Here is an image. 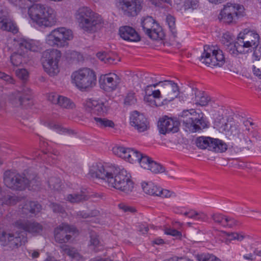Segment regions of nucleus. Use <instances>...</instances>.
<instances>
[{"instance_id":"f257e3e1","label":"nucleus","mask_w":261,"mask_h":261,"mask_svg":"<svg viewBox=\"0 0 261 261\" xmlns=\"http://www.w3.org/2000/svg\"><path fill=\"white\" fill-rule=\"evenodd\" d=\"M88 174L104 181L109 187L126 194H129L133 190L134 182L130 173L120 167L95 163L91 166Z\"/></svg>"},{"instance_id":"f03ea898","label":"nucleus","mask_w":261,"mask_h":261,"mask_svg":"<svg viewBox=\"0 0 261 261\" xmlns=\"http://www.w3.org/2000/svg\"><path fill=\"white\" fill-rule=\"evenodd\" d=\"M28 14L35 25L43 29L54 26L58 21L55 10L41 4H34L30 7Z\"/></svg>"},{"instance_id":"7ed1b4c3","label":"nucleus","mask_w":261,"mask_h":261,"mask_svg":"<svg viewBox=\"0 0 261 261\" xmlns=\"http://www.w3.org/2000/svg\"><path fill=\"white\" fill-rule=\"evenodd\" d=\"M14 42L15 51L10 58L11 62L14 66L26 63L29 51H37L40 48L39 42L34 40L17 38L14 39Z\"/></svg>"},{"instance_id":"20e7f679","label":"nucleus","mask_w":261,"mask_h":261,"mask_svg":"<svg viewBox=\"0 0 261 261\" xmlns=\"http://www.w3.org/2000/svg\"><path fill=\"white\" fill-rule=\"evenodd\" d=\"M179 117L180 121L192 133L206 127V124L203 119V114L197 112L194 109L183 110Z\"/></svg>"},{"instance_id":"39448f33","label":"nucleus","mask_w":261,"mask_h":261,"mask_svg":"<svg viewBox=\"0 0 261 261\" xmlns=\"http://www.w3.org/2000/svg\"><path fill=\"white\" fill-rule=\"evenodd\" d=\"M73 38L72 31L64 27L53 30L46 37V42L50 46L58 48L67 47L69 41Z\"/></svg>"},{"instance_id":"423d86ee","label":"nucleus","mask_w":261,"mask_h":261,"mask_svg":"<svg viewBox=\"0 0 261 261\" xmlns=\"http://www.w3.org/2000/svg\"><path fill=\"white\" fill-rule=\"evenodd\" d=\"M103 21L99 14L87 7H83V31L93 33L99 30Z\"/></svg>"},{"instance_id":"0eeeda50","label":"nucleus","mask_w":261,"mask_h":261,"mask_svg":"<svg viewBox=\"0 0 261 261\" xmlns=\"http://www.w3.org/2000/svg\"><path fill=\"white\" fill-rule=\"evenodd\" d=\"M200 60L208 66L222 67L225 62L223 51L219 49H215L214 46L204 45Z\"/></svg>"},{"instance_id":"6e6552de","label":"nucleus","mask_w":261,"mask_h":261,"mask_svg":"<svg viewBox=\"0 0 261 261\" xmlns=\"http://www.w3.org/2000/svg\"><path fill=\"white\" fill-rule=\"evenodd\" d=\"M61 53L57 49L45 50L43 54V66L45 71L50 76H55L59 72L58 63Z\"/></svg>"},{"instance_id":"1a4fd4ad","label":"nucleus","mask_w":261,"mask_h":261,"mask_svg":"<svg viewBox=\"0 0 261 261\" xmlns=\"http://www.w3.org/2000/svg\"><path fill=\"white\" fill-rule=\"evenodd\" d=\"M243 6L239 4L227 3L219 16V19L227 24L236 23L239 18L243 16Z\"/></svg>"},{"instance_id":"9d476101","label":"nucleus","mask_w":261,"mask_h":261,"mask_svg":"<svg viewBox=\"0 0 261 261\" xmlns=\"http://www.w3.org/2000/svg\"><path fill=\"white\" fill-rule=\"evenodd\" d=\"M4 182L9 188L16 191H22L27 188L29 180L24 176L11 170H7L4 174Z\"/></svg>"},{"instance_id":"9b49d317","label":"nucleus","mask_w":261,"mask_h":261,"mask_svg":"<svg viewBox=\"0 0 261 261\" xmlns=\"http://www.w3.org/2000/svg\"><path fill=\"white\" fill-rule=\"evenodd\" d=\"M143 0H116V6L119 11L125 16L135 17L144 7Z\"/></svg>"},{"instance_id":"f8f14e48","label":"nucleus","mask_w":261,"mask_h":261,"mask_svg":"<svg viewBox=\"0 0 261 261\" xmlns=\"http://www.w3.org/2000/svg\"><path fill=\"white\" fill-rule=\"evenodd\" d=\"M27 242V237L22 232L8 233L0 231V243L11 249L18 248Z\"/></svg>"},{"instance_id":"ddd939ff","label":"nucleus","mask_w":261,"mask_h":261,"mask_svg":"<svg viewBox=\"0 0 261 261\" xmlns=\"http://www.w3.org/2000/svg\"><path fill=\"white\" fill-rule=\"evenodd\" d=\"M144 32L152 40H162L165 35L161 27L152 17L147 16L141 22Z\"/></svg>"},{"instance_id":"4468645a","label":"nucleus","mask_w":261,"mask_h":261,"mask_svg":"<svg viewBox=\"0 0 261 261\" xmlns=\"http://www.w3.org/2000/svg\"><path fill=\"white\" fill-rule=\"evenodd\" d=\"M15 226L33 237L41 235L44 230L42 224L32 220H18L15 222Z\"/></svg>"},{"instance_id":"2eb2a0df","label":"nucleus","mask_w":261,"mask_h":261,"mask_svg":"<svg viewBox=\"0 0 261 261\" xmlns=\"http://www.w3.org/2000/svg\"><path fill=\"white\" fill-rule=\"evenodd\" d=\"M120 81L119 76L114 73L102 74L99 79L100 87L107 92L115 90L119 86Z\"/></svg>"},{"instance_id":"dca6fc26","label":"nucleus","mask_w":261,"mask_h":261,"mask_svg":"<svg viewBox=\"0 0 261 261\" xmlns=\"http://www.w3.org/2000/svg\"><path fill=\"white\" fill-rule=\"evenodd\" d=\"M76 229L67 223H62L54 230V237L56 241L59 243L68 242L72 238L68 233L75 232Z\"/></svg>"},{"instance_id":"f3484780","label":"nucleus","mask_w":261,"mask_h":261,"mask_svg":"<svg viewBox=\"0 0 261 261\" xmlns=\"http://www.w3.org/2000/svg\"><path fill=\"white\" fill-rule=\"evenodd\" d=\"M31 91L28 87H24L21 91L12 93L9 98L11 103L15 107L24 106L31 99Z\"/></svg>"},{"instance_id":"a211bd4d","label":"nucleus","mask_w":261,"mask_h":261,"mask_svg":"<svg viewBox=\"0 0 261 261\" xmlns=\"http://www.w3.org/2000/svg\"><path fill=\"white\" fill-rule=\"evenodd\" d=\"M180 122L177 120L165 116L161 119L158 122V127L161 134L175 133L178 131Z\"/></svg>"},{"instance_id":"6ab92c4d","label":"nucleus","mask_w":261,"mask_h":261,"mask_svg":"<svg viewBox=\"0 0 261 261\" xmlns=\"http://www.w3.org/2000/svg\"><path fill=\"white\" fill-rule=\"evenodd\" d=\"M162 84V91L165 97L164 100L171 101L179 94L177 84L172 81L166 80L160 82Z\"/></svg>"},{"instance_id":"aec40b11","label":"nucleus","mask_w":261,"mask_h":261,"mask_svg":"<svg viewBox=\"0 0 261 261\" xmlns=\"http://www.w3.org/2000/svg\"><path fill=\"white\" fill-rule=\"evenodd\" d=\"M96 85L95 71L90 68H83V92L90 91Z\"/></svg>"},{"instance_id":"412c9836","label":"nucleus","mask_w":261,"mask_h":261,"mask_svg":"<svg viewBox=\"0 0 261 261\" xmlns=\"http://www.w3.org/2000/svg\"><path fill=\"white\" fill-rule=\"evenodd\" d=\"M130 123L139 132L146 130L148 127V122L145 117L138 111L133 112L130 117Z\"/></svg>"},{"instance_id":"4be33fe9","label":"nucleus","mask_w":261,"mask_h":261,"mask_svg":"<svg viewBox=\"0 0 261 261\" xmlns=\"http://www.w3.org/2000/svg\"><path fill=\"white\" fill-rule=\"evenodd\" d=\"M86 111L96 115H101L106 113L109 107L102 102H99L96 100L89 99L86 100L85 103Z\"/></svg>"},{"instance_id":"5701e85b","label":"nucleus","mask_w":261,"mask_h":261,"mask_svg":"<svg viewBox=\"0 0 261 261\" xmlns=\"http://www.w3.org/2000/svg\"><path fill=\"white\" fill-rule=\"evenodd\" d=\"M0 29L11 32L14 34L18 32L17 28L9 13L4 10L0 11Z\"/></svg>"},{"instance_id":"b1692460","label":"nucleus","mask_w":261,"mask_h":261,"mask_svg":"<svg viewBox=\"0 0 261 261\" xmlns=\"http://www.w3.org/2000/svg\"><path fill=\"white\" fill-rule=\"evenodd\" d=\"M119 35L123 40L129 42H138L141 40V37L136 31L127 25L119 28Z\"/></svg>"},{"instance_id":"393cba45","label":"nucleus","mask_w":261,"mask_h":261,"mask_svg":"<svg viewBox=\"0 0 261 261\" xmlns=\"http://www.w3.org/2000/svg\"><path fill=\"white\" fill-rule=\"evenodd\" d=\"M225 46L226 50L230 54L233 56H237L239 54L245 53L243 49H240V46L238 48L233 42V39L228 34H225L222 40Z\"/></svg>"},{"instance_id":"a878e982","label":"nucleus","mask_w":261,"mask_h":261,"mask_svg":"<svg viewBox=\"0 0 261 261\" xmlns=\"http://www.w3.org/2000/svg\"><path fill=\"white\" fill-rule=\"evenodd\" d=\"M240 38L246 39V44L249 47L256 48L259 44V36L257 33L253 31H246L240 33Z\"/></svg>"},{"instance_id":"bb28decb","label":"nucleus","mask_w":261,"mask_h":261,"mask_svg":"<svg viewBox=\"0 0 261 261\" xmlns=\"http://www.w3.org/2000/svg\"><path fill=\"white\" fill-rule=\"evenodd\" d=\"M192 94H194V100L193 101L195 102L193 104V105H195L196 106H205L208 105V102L211 100V98L208 95L199 91L196 88H192Z\"/></svg>"},{"instance_id":"cd10ccee","label":"nucleus","mask_w":261,"mask_h":261,"mask_svg":"<svg viewBox=\"0 0 261 261\" xmlns=\"http://www.w3.org/2000/svg\"><path fill=\"white\" fill-rule=\"evenodd\" d=\"M41 206L37 202L27 201L22 207V212L25 214H29L36 215L40 212Z\"/></svg>"},{"instance_id":"c85d7f7f","label":"nucleus","mask_w":261,"mask_h":261,"mask_svg":"<svg viewBox=\"0 0 261 261\" xmlns=\"http://www.w3.org/2000/svg\"><path fill=\"white\" fill-rule=\"evenodd\" d=\"M227 149V145L221 140L213 139L210 150L215 152H224Z\"/></svg>"},{"instance_id":"c756f323","label":"nucleus","mask_w":261,"mask_h":261,"mask_svg":"<svg viewBox=\"0 0 261 261\" xmlns=\"http://www.w3.org/2000/svg\"><path fill=\"white\" fill-rule=\"evenodd\" d=\"M141 186L142 190L145 194L154 196L158 195L157 192L159 187L154 185V184L151 182H143Z\"/></svg>"},{"instance_id":"7c9ffc66","label":"nucleus","mask_w":261,"mask_h":261,"mask_svg":"<svg viewBox=\"0 0 261 261\" xmlns=\"http://www.w3.org/2000/svg\"><path fill=\"white\" fill-rule=\"evenodd\" d=\"M213 139L209 137H199L196 139V145L199 148L202 149L207 148L210 150V146L212 145Z\"/></svg>"},{"instance_id":"2f4dec72","label":"nucleus","mask_w":261,"mask_h":261,"mask_svg":"<svg viewBox=\"0 0 261 261\" xmlns=\"http://www.w3.org/2000/svg\"><path fill=\"white\" fill-rule=\"evenodd\" d=\"M94 120L97 126L100 128H114L115 126L114 122L106 118L94 117Z\"/></svg>"},{"instance_id":"473e14b6","label":"nucleus","mask_w":261,"mask_h":261,"mask_svg":"<svg viewBox=\"0 0 261 261\" xmlns=\"http://www.w3.org/2000/svg\"><path fill=\"white\" fill-rule=\"evenodd\" d=\"M142 155L143 154L138 151L128 148L125 160L132 163L136 162H139L140 158H141Z\"/></svg>"},{"instance_id":"72a5a7b5","label":"nucleus","mask_w":261,"mask_h":261,"mask_svg":"<svg viewBox=\"0 0 261 261\" xmlns=\"http://www.w3.org/2000/svg\"><path fill=\"white\" fill-rule=\"evenodd\" d=\"M71 81L80 90H82V70L73 72L71 75Z\"/></svg>"},{"instance_id":"f704fd0d","label":"nucleus","mask_w":261,"mask_h":261,"mask_svg":"<svg viewBox=\"0 0 261 261\" xmlns=\"http://www.w3.org/2000/svg\"><path fill=\"white\" fill-rule=\"evenodd\" d=\"M100 198L101 196L99 195H97L90 190L87 189L83 190V200L96 201Z\"/></svg>"},{"instance_id":"c9c22d12","label":"nucleus","mask_w":261,"mask_h":261,"mask_svg":"<svg viewBox=\"0 0 261 261\" xmlns=\"http://www.w3.org/2000/svg\"><path fill=\"white\" fill-rule=\"evenodd\" d=\"M61 249L63 253L67 254L72 258H76L79 255L76 249L68 245H63L61 246Z\"/></svg>"},{"instance_id":"e433bc0d","label":"nucleus","mask_w":261,"mask_h":261,"mask_svg":"<svg viewBox=\"0 0 261 261\" xmlns=\"http://www.w3.org/2000/svg\"><path fill=\"white\" fill-rule=\"evenodd\" d=\"M215 127L220 132L224 133L227 130L228 124L225 122L224 118L217 119L214 122Z\"/></svg>"},{"instance_id":"4c0bfd02","label":"nucleus","mask_w":261,"mask_h":261,"mask_svg":"<svg viewBox=\"0 0 261 261\" xmlns=\"http://www.w3.org/2000/svg\"><path fill=\"white\" fill-rule=\"evenodd\" d=\"M2 204L7 205L15 204L20 200V198L15 195H9L4 196L1 199Z\"/></svg>"},{"instance_id":"58836bf2","label":"nucleus","mask_w":261,"mask_h":261,"mask_svg":"<svg viewBox=\"0 0 261 261\" xmlns=\"http://www.w3.org/2000/svg\"><path fill=\"white\" fill-rule=\"evenodd\" d=\"M48 184L50 189L57 191L60 189L62 186L60 179L56 177L50 178L48 181Z\"/></svg>"},{"instance_id":"ea45409f","label":"nucleus","mask_w":261,"mask_h":261,"mask_svg":"<svg viewBox=\"0 0 261 261\" xmlns=\"http://www.w3.org/2000/svg\"><path fill=\"white\" fill-rule=\"evenodd\" d=\"M128 148L122 146H114L112 149L113 153L125 160Z\"/></svg>"},{"instance_id":"a19ab883","label":"nucleus","mask_w":261,"mask_h":261,"mask_svg":"<svg viewBox=\"0 0 261 261\" xmlns=\"http://www.w3.org/2000/svg\"><path fill=\"white\" fill-rule=\"evenodd\" d=\"M147 170H149L152 173L155 174L163 173L165 171V168L163 166L154 161L151 162V164Z\"/></svg>"},{"instance_id":"79ce46f5","label":"nucleus","mask_w":261,"mask_h":261,"mask_svg":"<svg viewBox=\"0 0 261 261\" xmlns=\"http://www.w3.org/2000/svg\"><path fill=\"white\" fill-rule=\"evenodd\" d=\"M137 102L135 93L133 91H129L124 100V104L126 106L135 105Z\"/></svg>"},{"instance_id":"37998d69","label":"nucleus","mask_w":261,"mask_h":261,"mask_svg":"<svg viewBox=\"0 0 261 261\" xmlns=\"http://www.w3.org/2000/svg\"><path fill=\"white\" fill-rule=\"evenodd\" d=\"M48 127L53 129L55 130L59 134H71L73 132L72 130L68 129L66 128L63 127L58 124H55L53 123H49L48 124Z\"/></svg>"},{"instance_id":"c03bdc74","label":"nucleus","mask_w":261,"mask_h":261,"mask_svg":"<svg viewBox=\"0 0 261 261\" xmlns=\"http://www.w3.org/2000/svg\"><path fill=\"white\" fill-rule=\"evenodd\" d=\"M228 238L225 240V243L228 244L231 240H238L239 241H242L245 237L242 234L237 232H232L231 233H227Z\"/></svg>"},{"instance_id":"a18cd8bd","label":"nucleus","mask_w":261,"mask_h":261,"mask_svg":"<svg viewBox=\"0 0 261 261\" xmlns=\"http://www.w3.org/2000/svg\"><path fill=\"white\" fill-rule=\"evenodd\" d=\"M198 261H221L220 259L212 254H201L196 256Z\"/></svg>"},{"instance_id":"49530a36","label":"nucleus","mask_w":261,"mask_h":261,"mask_svg":"<svg viewBox=\"0 0 261 261\" xmlns=\"http://www.w3.org/2000/svg\"><path fill=\"white\" fill-rule=\"evenodd\" d=\"M58 105L61 107L66 109L71 108L73 105L69 99L63 96H61Z\"/></svg>"},{"instance_id":"de8ad7c7","label":"nucleus","mask_w":261,"mask_h":261,"mask_svg":"<svg viewBox=\"0 0 261 261\" xmlns=\"http://www.w3.org/2000/svg\"><path fill=\"white\" fill-rule=\"evenodd\" d=\"M153 160H151V158L148 157L147 155H143L140 159V161L139 163H140L141 166L146 169H148L149 168L150 165L151 164V162H152Z\"/></svg>"},{"instance_id":"09e8293b","label":"nucleus","mask_w":261,"mask_h":261,"mask_svg":"<svg viewBox=\"0 0 261 261\" xmlns=\"http://www.w3.org/2000/svg\"><path fill=\"white\" fill-rule=\"evenodd\" d=\"M166 22L171 32L174 35H175L176 33L175 29V18L170 15H167L166 17Z\"/></svg>"},{"instance_id":"8fccbe9b","label":"nucleus","mask_w":261,"mask_h":261,"mask_svg":"<svg viewBox=\"0 0 261 261\" xmlns=\"http://www.w3.org/2000/svg\"><path fill=\"white\" fill-rule=\"evenodd\" d=\"M226 132L228 133L226 134V135L229 136L236 137L238 136L239 134L240 128H239V126L236 124L231 125L230 126H228Z\"/></svg>"},{"instance_id":"3c124183","label":"nucleus","mask_w":261,"mask_h":261,"mask_svg":"<svg viewBox=\"0 0 261 261\" xmlns=\"http://www.w3.org/2000/svg\"><path fill=\"white\" fill-rule=\"evenodd\" d=\"M226 216L221 214L215 213L212 215L211 218L215 222L221 224L223 226V224L225 223Z\"/></svg>"},{"instance_id":"603ef678","label":"nucleus","mask_w":261,"mask_h":261,"mask_svg":"<svg viewBox=\"0 0 261 261\" xmlns=\"http://www.w3.org/2000/svg\"><path fill=\"white\" fill-rule=\"evenodd\" d=\"M99 211L95 209H89L83 211V218L95 217L98 215Z\"/></svg>"},{"instance_id":"864d4df0","label":"nucleus","mask_w":261,"mask_h":261,"mask_svg":"<svg viewBox=\"0 0 261 261\" xmlns=\"http://www.w3.org/2000/svg\"><path fill=\"white\" fill-rule=\"evenodd\" d=\"M239 222L232 217L226 216L225 223L223 224V226H228L229 227H232L234 226L239 225Z\"/></svg>"},{"instance_id":"5fc2aeb1","label":"nucleus","mask_w":261,"mask_h":261,"mask_svg":"<svg viewBox=\"0 0 261 261\" xmlns=\"http://www.w3.org/2000/svg\"><path fill=\"white\" fill-rule=\"evenodd\" d=\"M66 200L72 203H79L82 200V195L77 194H69Z\"/></svg>"},{"instance_id":"6e6d98bb","label":"nucleus","mask_w":261,"mask_h":261,"mask_svg":"<svg viewBox=\"0 0 261 261\" xmlns=\"http://www.w3.org/2000/svg\"><path fill=\"white\" fill-rule=\"evenodd\" d=\"M157 194L158 195H156V196H159L162 198H169L174 193L168 190L162 189L159 187Z\"/></svg>"},{"instance_id":"4d7b16f0","label":"nucleus","mask_w":261,"mask_h":261,"mask_svg":"<svg viewBox=\"0 0 261 261\" xmlns=\"http://www.w3.org/2000/svg\"><path fill=\"white\" fill-rule=\"evenodd\" d=\"M165 233L167 235H171L178 238H180L182 236L180 231L171 228H166L165 229Z\"/></svg>"},{"instance_id":"13d9d810","label":"nucleus","mask_w":261,"mask_h":261,"mask_svg":"<svg viewBox=\"0 0 261 261\" xmlns=\"http://www.w3.org/2000/svg\"><path fill=\"white\" fill-rule=\"evenodd\" d=\"M184 6L185 9H195L198 6V2L197 0H186Z\"/></svg>"},{"instance_id":"bf43d9fd","label":"nucleus","mask_w":261,"mask_h":261,"mask_svg":"<svg viewBox=\"0 0 261 261\" xmlns=\"http://www.w3.org/2000/svg\"><path fill=\"white\" fill-rule=\"evenodd\" d=\"M29 180V185L27 188H32V189H36V188L39 185L40 181L37 176L33 177H30L28 178Z\"/></svg>"},{"instance_id":"052dcab7","label":"nucleus","mask_w":261,"mask_h":261,"mask_svg":"<svg viewBox=\"0 0 261 261\" xmlns=\"http://www.w3.org/2000/svg\"><path fill=\"white\" fill-rule=\"evenodd\" d=\"M237 40V41L234 42V43L237 46L238 48L239 46L241 47L240 48V49L244 50V48L249 47L248 45H247L246 44V39H242L241 38H240V34L238 35Z\"/></svg>"},{"instance_id":"680f3d73","label":"nucleus","mask_w":261,"mask_h":261,"mask_svg":"<svg viewBox=\"0 0 261 261\" xmlns=\"http://www.w3.org/2000/svg\"><path fill=\"white\" fill-rule=\"evenodd\" d=\"M120 59L119 58H116L115 55L112 53H109L107 59H106L105 63L110 64H115L119 62Z\"/></svg>"},{"instance_id":"e2e57ef3","label":"nucleus","mask_w":261,"mask_h":261,"mask_svg":"<svg viewBox=\"0 0 261 261\" xmlns=\"http://www.w3.org/2000/svg\"><path fill=\"white\" fill-rule=\"evenodd\" d=\"M90 237L91 245L95 247L97 246L100 243V241L96 233L94 231H91Z\"/></svg>"},{"instance_id":"0e129e2a","label":"nucleus","mask_w":261,"mask_h":261,"mask_svg":"<svg viewBox=\"0 0 261 261\" xmlns=\"http://www.w3.org/2000/svg\"><path fill=\"white\" fill-rule=\"evenodd\" d=\"M16 75L23 80H25L28 76V72L25 69H19L16 71Z\"/></svg>"},{"instance_id":"69168bd1","label":"nucleus","mask_w":261,"mask_h":261,"mask_svg":"<svg viewBox=\"0 0 261 261\" xmlns=\"http://www.w3.org/2000/svg\"><path fill=\"white\" fill-rule=\"evenodd\" d=\"M39 0H17L16 5H18L21 8H24L25 6H29L32 3L38 2Z\"/></svg>"},{"instance_id":"338daca9","label":"nucleus","mask_w":261,"mask_h":261,"mask_svg":"<svg viewBox=\"0 0 261 261\" xmlns=\"http://www.w3.org/2000/svg\"><path fill=\"white\" fill-rule=\"evenodd\" d=\"M50 206L55 213H63L65 212L63 207L59 204L52 203L50 204Z\"/></svg>"},{"instance_id":"774afa93","label":"nucleus","mask_w":261,"mask_h":261,"mask_svg":"<svg viewBox=\"0 0 261 261\" xmlns=\"http://www.w3.org/2000/svg\"><path fill=\"white\" fill-rule=\"evenodd\" d=\"M61 95L56 93H50L48 96V99L54 104H58L60 100Z\"/></svg>"}]
</instances>
